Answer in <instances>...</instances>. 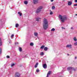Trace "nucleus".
Returning <instances> with one entry per match:
<instances>
[{"label":"nucleus","instance_id":"nucleus-29","mask_svg":"<svg viewBox=\"0 0 77 77\" xmlns=\"http://www.w3.org/2000/svg\"><path fill=\"white\" fill-rule=\"evenodd\" d=\"M14 65H15V64L13 63V64H11V66L12 67L13 66H14Z\"/></svg>","mask_w":77,"mask_h":77},{"label":"nucleus","instance_id":"nucleus-12","mask_svg":"<svg viewBox=\"0 0 77 77\" xmlns=\"http://www.w3.org/2000/svg\"><path fill=\"white\" fill-rule=\"evenodd\" d=\"M29 32H28L26 35V38L27 39L29 38Z\"/></svg>","mask_w":77,"mask_h":77},{"label":"nucleus","instance_id":"nucleus-23","mask_svg":"<svg viewBox=\"0 0 77 77\" xmlns=\"http://www.w3.org/2000/svg\"><path fill=\"white\" fill-rule=\"evenodd\" d=\"M18 26H19V24H18V23H16L15 25L16 27H18Z\"/></svg>","mask_w":77,"mask_h":77},{"label":"nucleus","instance_id":"nucleus-8","mask_svg":"<svg viewBox=\"0 0 77 77\" xmlns=\"http://www.w3.org/2000/svg\"><path fill=\"white\" fill-rule=\"evenodd\" d=\"M41 17H36L35 18V20L36 21H39V20H41Z\"/></svg>","mask_w":77,"mask_h":77},{"label":"nucleus","instance_id":"nucleus-32","mask_svg":"<svg viewBox=\"0 0 77 77\" xmlns=\"http://www.w3.org/2000/svg\"><path fill=\"white\" fill-rule=\"evenodd\" d=\"M2 53V48H0V54Z\"/></svg>","mask_w":77,"mask_h":77},{"label":"nucleus","instance_id":"nucleus-28","mask_svg":"<svg viewBox=\"0 0 77 77\" xmlns=\"http://www.w3.org/2000/svg\"><path fill=\"white\" fill-rule=\"evenodd\" d=\"M74 45L75 46L77 45V42H75L74 43Z\"/></svg>","mask_w":77,"mask_h":77},{"label":"nucleus","instance_id":"nucleus-17","mask_svg":"<svg viewBox=\"0 0 77 77\" xmlns=\"http://www.w3.org/2000/svg\"><path fill=\"white\" fill-rule=\"evenodd\" d=\"M24 4H25V5H27V4H28V2L27 1H25L24 2Z\"/></svg>","mask_w":77,"mask_h":77},{"label":"nucleus","instance_id":"nucleus-24","mask_svg":"<svg viewBox=\"0 0 77 77\" xmlns=\"http://www.w3.org/2000/svg\"><path fill=\"white\" fill-rule=\"evenodd\" d=\"M30 45L31 46H33V45H34V44H33V43H30Z\"/></svg>","mask_w":77,"mask_h":77},{"label":"nucleus","instance_id":"nucleus-30","mask_svg":"<svg viewBox=\"0 0 77 77\" xmlns=\"http://www.w3.org/2000/svg\"><path fill=\"white\" fill-rule=\"evenodd\" d=\"M14 35L12 34V35L11 36V38H13V37H14Z\"/></svg>","mask_w":77,"mask_h":77},{"label":"nucleus","instance_id":"nucleus-40","mask_svg":"<svg viewBox=\"0 0 77 77\" xmlns=\"http://www.w3.org/2000/svg\"><path fill=\"white\" fill-rule=\"evenodd\" d=\"M27 30H29V28L28 27V28H27Z\"/></svg>","mask_w":77,"mask_h":77},{"label":"nucleus","instance_id":"nucleus-14","mask_svg":"<svg viewBox=\"0 0 77 77\" xmlns=\"http://www.w3.org/2000/svg\"><path fill=\"white\" fill-rule=\"evenodd\" d=\"M34 35L35 36H38V32H34Z\"/></svg>","mask_w":77,"mask_h":77},{"label":"nucleus","instance_id":"nucleus-4","mask_svg":"<svg viewBox=\"0 0 77 77\" xmlns=\"http://www.w3.org/2000/svg\"><path fill=\"white\" fill-rule=\"evenodd\" d=\"M42 8H43V7L42 6H40L38 7L36 11V13L38 14L39 13V12H40L41 11V10L42 9Z\"/></svg>","mask_w":77,"mask_h":77},{"label":"nucleus","instance_id":"nucleus-26","mask_svg":"<svg viewBox=\"0 0 77 77\" xmlns=\"http://www.w3.org/2000/svg\"><path fill=\"white\" fill-rule=\"evenodd\" d=\"M44 52H41L40 54L41 55H42V56L44 55Z\"/></svg>","mask_w":77,"mask_h":77},{"label":"nucleus","instance_id":"nucleus-20","mask_svg":"<svg viewBox=\"0 0 77 77\" xmlns=\"http://www.w3.org/2000/svg\"><path fill=\"white\" fill-rule=\"evenodd\" d=\"M45 47V46L44 45H43L40 47V48L41 49H43V48H44Z\"/></svg>","mask_w":77,"mask_h":77},{"label":"nucleus","instance_id":"nucleus-5","mask_svg":"<svg viewBox=\"0 0 77 77\" xmlns=\"http://www.w3.org/2000/svg\"><path fill=\"white\" fill-rule=\"evenodd\" d=\"M20 74L18 72H16L15 73L14 75L15 77H20Z\"/></svg>","mask_w":77,"mask_h":77},{"label":"nucleus","instance_id":"nucleus-6","mask_svg":"<svg viewBox=\"0 0 77 77\" xmlns=\"http://www.w3.org/2000/svg\"><path fill=\"white\" fill-rule=\"evenodd\" d=\"M39 2H38V0H33V3L34 5H36V4H38Z\"/></svg>","mask_w":77,"mask_h":77},{"label":"nucleus","instance_id":"nucleus-11","mask_svg":"<svg viewBox=\"0 0 77 77\" xmlns=\"http://www.w3.org/2000/svg\"><path fill=\"white\" fill-rule=\"evenodd\" d=\"M68 5L69 6H71L72 5V2H68Z\"/></svg>","mask_w":77,"mask_h":77},{"label":"nucleus","instance_id":"nucleus-37","mask_svg":"<svg viewBox=\"0 0 77 77\" xmlns=\"http://www.w3.org/2000/svg\"><path fill=\"white\" fill-rule=\"evenodd\" d=\"M53 1H54V0H51V2H53Z\"/></svg>","mask_w":77,"mask_h":77},{"label":"nucleus","instance_id":"nucleus-19","mask_svg":"<svg viewBox=\"0 0 77 77\" xmlns=\"http://www.w3.org/2000/svg\"><path fill=\"white\" fill-rule=\"evenodd\" d=\"M51 32H54V31H55V29H54V28H53L52 29H51Z\"/></svg>","mask_w":77,"mask_h":77},{"label":"nucleus","instance_id":"nucleus-21","mask_svg":"<svg viewBox=\"0 0 77 77\" xmlns=\"http://www.w3.org/2000/svg\"><path fill=\"white\" fill-rule=\"evenodd\" d=\"M55 9V6H53L52 7V10H54Z\"/></svg>","mask_w":77,"mask_h":77},{"label":"nucleus","instance_id":"nucleus-2","mask_svg":"<svg viewBox=\"0 0 77 77\" xmlns=\"http://www.w3.org/2000/svg\"><path fill=\"white\" fill-rule=\"evenodd\" d=\"M59 18L60 19L62 23H64L65 21L67 20V17L66 16H62V15H59Z\"/></svg>","mask_w":77,"mask_h":77},{"label":"nucleus","instance_id":"nucleus-15","mask_svg":"<svg viewBox=\"0 0 77 77\" xmlns=\"http://www.w3.org/2000/svg\"><path fill=\"white\" fill-rule=\"evenodd\" d=\"M73 39L74 41H77V38L76 37H75L73 38Z\"/></svg>","mask_w":77,"mask_h":77},{"label":"nucleus","instance_id":"nucleus-36","mask_svg":"<svg viewBox=\"0 0 77 77\" xmlns=\"http://www.w3.org/2000/svg\"><path fill=\"white\" fill-rule=\"evenodd\" d=\"M74 6H77V4H76L74 5Z\"/></svg>","mask_w":77,"mask_h":77},{"label":"nucleus","instance_id":"nucleus-34","mask_svg":"<svg viewBox=\"0 0 77 77\" xmlns=\"http://www.w3.org/2000/svg\"><path fill=\"white\" fill-rule=\"evenodd\" d=\"M15 44L16 45H17L18 44V42H17L15 43Z\"/></svg>","mask_w":77,"mask_h":77},{"label":"nucleus","instance_id":"nucleus-25","mask_svg":"<svg viewBox=\"0 0 77 77\" xmlns=\"http://www.w3.org/2000/svg\"><path fill=\"white\" fill-rule=\"evenodd\" d=\"M50 15H53V12H52V11H50Z\"/></svg>","mask_w":77,"mask_h":77},{"label":"nucleus","instance_id":"nucleus-10","mask_svg":"<svg viewBox=\"0 0 77 77\" xmlns=\"http://www.w3.org/2000/svg\"><path fill=\"white\" fill-rule=\"evenodd\" d=\"M51 71H49L47 74V77H48V76H49V75H50V74H51Z\"/></svg>","mask_w":77,"mask_h":77},{"label":"nucleus","instance_id":"nucleus-22","mask_svg":"<svg viewBox=\"0 0 77 77\" xmlns=\"http://www.w3.org/2000/svg\"><path fill=\"white\" fill-rule=\"evenodd\" d=\"M18 14L20 15V16H21V15H22V14L20 12H18Z\"/></svg>","mask_w":77,"mask_h":77},{"label":"nucleus","instance_id":"nucleus-38","mask_svg":"<svg viewBox=\"0 0 77 77\" xmlns=\"http://www.w3.org/2000/svg\"><path fill=\"white\" fill-rule=\"evenodd\" d=\"M9 44H10L11 42V41H9Z\"/></svg>","mask_w":77,"mask_h":77},{"label":"nucleus","instance_id":"nucleus-1","mask_svg":"<svg viewBox=\"0 0 77 77\" xmlns=\"http://www.w3.org/2000/svg\"><path fill=\"white\" fill-rule=\"evenodd\" d=\"M48 23L47 21V19L46 18H44L43 19V26L44 29H46L48 28Z\"/></svg>","mask_w":77,"mask_h":77},{"label":"nucleus","instance_id":"nucleus-42","mask_svg":"<svg viewBox=\"0 0 77 77\" xmlns=\"http://www.w3.org/2000/svg\"><path fill=\"white\" fill-rule=\"evenodd\" d=\"M71 29H73V28L72 27V28H71Z\"/></svg>","mask_w":77,"mask_h":77},{"label":"nucleus","instance_id":"nucleus-39","mask_svg":"<svg viewBox=\"0 0 77 77\" xmlns=\"http://www.w3.org/2000/svg\"><path fill=\"white\" fill-rule=\"evenodd\" d=\"M75 2L76 3H77V0H75Z\"/></svg>","mask_w":77,"mask_h":77},{"label":"nucleus","instance_id":"nucleus-9","mask_svg":"<svg viewBox=\"0 0 77 77\" xmlns=\"http://www.w3.org/2000/svg\"><path fill=\"white\" fill-rule=\"evenodd\" d=\"M47 64H44L43 65V67L45 69L47 68Z\"/></svg>","mask_w":77,"mask_h":77},{"label":"nucleus","instance_id":"nucleus-27","mask_svg":"<svg viewBox=\"0 0 77 77\" xmlns=\"http://www.w3.org/2000/svg\"><path fill=\"white\" fill-rule=\"evenodd\" d=\"M19 51L20 52L22 51V48L20 47H19Z\"/></svg>","mask_w":77,"mask_h":77},{"label":"nucleus","instance_id":"nucleus-3","mask_svg":"<svg viewBox=\"0 0 77 77\" xmlns=\"http://www.w3.org/2000/svg\"><path fill=\"white\" fill-rule=\"evenodd\" d=\"M67 70L70 73H71L72 72L75 71V69L72 67H69L67 68Z\"/></svg>","mask_w":77,"mask_h":77},{"label":"nucleus","instance_id":"nucleus-13","mask_svg":"<svg viewBox=\"0 0 77 77\" xmlns=\"http://www.w3.org/2000/svg\"><path fill=\"white\" fill-rule=\"evenodd\" d=\"M2 45V39L0 38V46Z\"/></svg>","mask_w":77,"mask_h":77},{"label":"nucleus","instance_id":"nucleus-41","mask_svg":"<svg viewBox=\"0 0 77 77\" xmlns=\"http://www.w3.org/2000/svg\"><path fill=\"white\" fill-rule=\"evenodd\" d=\"M75 59H77V57H75Z\"/></svg>","mask_w":77,"mask_h":77},{"label":"nucleus","instance_id":"nucleus-16","mask_svg":"<svg viewBox=\"0 0 77 77\" xmlns=\"http://www.w3.org/2000/svg\"><path fill=\"white\" fill-rule=\"evenodd\" d=\"M38 63H37L35 65V67L37 68V67L38 66Z\"/></svg>","mask_w":77,"mask_h":77},{"label":"nucleus","instance_id":"nucleus-33","mask_svg":"<svg viewBox=\"0 0 77 77\" xmlns=\"http://www.w3.org/2000/svg\"><path fill=\"white\" fill-rule=\"evenodd\" d=\"M36 71V72H39V70L38 69H37Z\"/></svg>","mask_w":77,"mask_h":77},{"label":"nucleus","instance_id":"nucleus-35","mask_svg":"<svg viewBox=\"0 0 77 77\" xmlns=\"http://www.w3.org/2000/svg\"><path fill=\"white\" fill-rule=\"evenodd\" d=\"M7 58H10V57L9 56H6Z\"/></svg>","mask_w":77,"mask_h":77},{"label":"nucleus","instance_id":"nucleus-7","mask_svg":"<svg viewBox=\"0 0 77 77\" xmlns=\"http://www.w3.org/2000/svg\"><path fill=\"white\" fill-rule=\"evenodd\" d=\"M66 48H72V45H67L66 46Z\"/></svg>","mask_w":77,"mask_h":77},{"label":"nucleus","instance_id":"nucleus-43","mask_svg":"<svg viewBox=\"0 0 77 77\" xmlns=\"http://www.w3.org/2000/svg\"><path fill=\"white\" fill-rule=\"evenodd\" d=\"M75 15H76V16H77V14H76Z\"/></svg>","mask_w":77,"mask_h":77},{"label":"nucleus","instance_id":"nucleus-31","mask_svg":"<svg viewBox=\"0 0 77 77\" xmlns=\"http://www.w3.org/2000/svg\"><path fill=\"white\" fill-rule=\"evenodd\" d=\"M61 29H64V30H65V28L63 27H61Z\"/></svg>","mask_w":77,"mask_h":77},{"label":"nucleus","instance_id":"nucleus-18","mask_svg":"<svg viewBox=\"0 0 77 77\" xmlns=\"http://www.w3.org/2000/svg\"><path fill=\"white\" fill-rule=\"evenodd\" d=\"M48 50V48L47 47H45L44 48V50L45 51H47V50Z\"/></svg>","mask_w":77,"mask_h":77}]
</instances>
